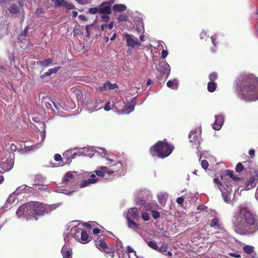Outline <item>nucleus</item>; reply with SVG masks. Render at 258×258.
Returning <instances> with one entry per match:
<instances>
[{"label": "nucleus", "instance_id": "62", "mask_svg": "<svg viewBox=\"0 0 258 258\" xmlns=\"http://www.w3.org/2000/svg\"><path fill=\"white\" fill-rule=\"evenodd\" d=\"M167 51L164 49L162 51L161 56L163 58H165L167 56Z\"/></svg>", "mask_w": 258, "mask_h": 258}, {"label": "nucleus", "instance_id": "31", "mask_svg": "<svg viewBox=\"0 0 258 258\" xmlns=\"http://www.w3.org/2000/svg\"><path fill=\"white\" fill-rule=\"evenodd\" d=\"M217 87V84L215 82H209L208 83L207 89L210 92H214Z\"/></svg>", "mask_w": 258, "mask_h": 258}, {"label": "nucleus", "instance_id": "1", "mask_svg": "<svg viewBox=\"0 0 258 258\" xmlns=\"http://www.w3.org/2000/svg\"><path fill=\"white\" fill-rule=\"evenodd\" d=\"M236 92L242 99L249 101L258 99V78L249 73H241L234 82Z\"/></svg>", "mask_w": 258, "mask_h": 258}, {"label": "nucleus", "instance_id": "5", "mask_svg": "<svg viewBox=\"0 0 258 258\" xmlns=\"http://www.w3.org/2000/svg\"><path fill=\"white\" fill-rule=\"evenodd\" d=\"M95 244L100 251L109 254L112 258L115 256L113 249L110 248L103 239H100L96 240Z\"/></svg>", "mask_w": 258, "mask_h": 258}, {"label": "nucleus", "instance_id": "64", "mask_svg": "<svg viewBox=\"0 0 258 258\" xmlns=\"http://www.w3.org/2000/svg\"><path fill=\"white\" fill-rule=\"evenodd\" d=\"M79 19L80 20H82L83 21H87V18L84 15H80L79 16Z\"/></svg>", "mask_w": 258, "mask_h": 258}, {"label": "nucleus", "instance_id": "40", "mask_svg": "<svg viewBox=\"0 0 258 258\" xmlns=\"http://www.w3.org/2000/svg\"><path fill=\"white\" fill-rule=\"evenodd\" d=\"M88 12L91 14H95L97 13H99V8L94 7L90 8L88 10Z\"/></svg>", "mask_w": 258, "mask_h": 258}, {"label": "nucleus", "instance_id": "4", "mask_svg": "<svg viewBox=\"0 0 258 258\" xmlns=\"http://www.w3.org/2000/svg\"><path fill=\"white\" fill-rule=\"evenodd\" d=\"M30 210L32 212L31 214V219L35 218L37 220L36 216H43L45 214H48L55 210L57 206L56 205H48L38 202H30Z\"/></svg>", "mask_w": 258, "mask_h": 258}, {"label": "nucleus", "instance_id": "47", "mask_svg": "<svg viewBox=\"0 0 258 258\" xmlns=\"http://www.w3.org/2000/svg\"><path fill=\"white\" fill-rule=\"evenodd\" d=\"M201 166L204 169H206L209 166V163L206 160H203L201 162Z\"/></svg>", "mask_w": 258, "mask_h": 258}, {"label": "nucleus", "instance_id": "60", "mask_svg": "<svg viewBox=\"0 0 258 258\" xmlns=\"http://www.w3.org/2000/svg\"><path fill=\"white\" fill-rule=\"evenodd\" d=\"M28 26H26L23 31L22 32L21 35L23 36H27L28 33Z\"/></svg>", "mask_w": 258, "mask_h": 258}, {"label": "nucleus", "instance_id": "2", "mask_svg": "<svg viewBox=\"0 0 258 258\" xmlns=\"http://www.w3.org/2000/svg\"><path fill=\"white\" fill-rule=\"evenodd\" d=\"M233 224L236 232L240 235L252 234L258 230V219L244 207H240L235 214Z\"/></svg>", "mask_w": 258, "mask_h": 258}, {"label": "nucleus", "instance_id": "11", "mask_svg": "<svg viewBox=\"0 0 258 258\" xmlns=\"http://www.w3.org/2000/svg\"><path fill=\"white\" fill-rule=\"evenodd\" d=\"M118 88V85L116 83L112 84L110 81H107L101 86H99L98 90L100 92H103L107 90H111Z\"/></svg>", "mask_w": 258, "mask_h": 258}, {"label": "nucleus", "instance_id": "19", "mask_svg": "<svg viewBox=\"0 0 258 258\" xmlns=\"http://www.w3.org/2000/svg\"><path fill=\"white\" fill-rule=\"evenodd\" d=\"M63 258H72V249L66 246H63L61 250Z\"/></svg>", "mask_w": 258, "mask_h": 258}, {"label": "nucleus", "instance_id": "26", "mask_svg": "<svg viewBox=\"0 0 258 258\" xmlns=\"http://www.w3.org/2000/svg\"><path fill=\"white\" fill-rule=\"evenodd\" d=\"M188 138L191 142L194 143L195 144L199 142V138L196 131H191L189 134Z\"/></svg>", "mask_w": 258, "mask_h": 258}, {"label": "nucleus", "instance_id": "41", "mask_svg": "<svg viewBox=\"0 0 258 258\" xmlns=\"http://www.w3.org/2000/svg\"><path fill=\"white\" fill-rule=\"evenodd\" d=\"M151 212L152 214V216L154 219H157L160 217V213L158 211L156 210H151Z\"/></svg>", "mask_w": 258, "mask_h": 258}, {"label": "nucleus", "instance_id": "42", "mask_svg": "<svg viewBox=\"0 0 258 258\" xmlns=\"http://www.w3.org/2000/svg\"><path fill=\"white\" fill-rule=\"evenodd\" d=\"M184 201V196H181L179 198H177L176 199V202L178 204H179L181 207L183 206V202Z\"/></svg>", "mask_w": 258, "mask_h": 258}, {"label": "nucleus", "instance_id": "48", "mask_svg": "<svg viewBox=\"0 0 258 258\" xmlns=\"http://www.w3.org/2000/svg\"><path fill=\"white\" fill-rule=\"evenodd\" d=\"M26 186L25 185H23L21 186H19L18 187L16 190L15 191V193L17 194L21 193V190L24 189L26 188Z\"/></svg>", "mask_w": 258, "mask_h": 258}, {"label": "nucleus", "instance_id": "53", "mask_svg": "<svg viewBox=\"0 0 258 258\" xmlns=\"http://www.w3.org/2000/svg\"><path fill=\"white\" fill-rule=\"evenodd\" d=\"M11 0H0V3L2 4L3 7H6L8 3H9Z\"/></svg>", "mask_w": 258, "mask_h": 258}, {"label": "nucleus", "instance_id": "3", "mask_svg": "<svg viewBox=\"0 0 258 258\" xmlns=\"http://www.w3.org/2000/svg\"><path fill=\"white\" fill-rule=\"evenodd\" d=\"M174 146L169 144L167 139L158 141L153 146L150 147L149 151L153 157H158L164 159L169 156L174 150Z\"/></svg>", "mask_w": 258, "mask_h": 258}, {"label": "nucleus", "instance_id": "17", "mask_svg": "<svg viewBox=\"0 0 258 258\" xmlns=\"http://www.w3.org/2000/svg\"><path fill=\"white\" fill-rule=\"evenodd\" d=\"M256 179L254 176H251L244 183V189L249 190L253 188L256 185Z\"/></svg>", "mask_w": 258, "mask_h": 258}, {"label": "nucleus", "instance_id": "24", "mask_svg": "<svg viewBox=\"0 0 258 258\" xmlns=\"http://www.w3.org/2000/svg\"><path fill=\"white\" fill-rule=\"evenodd\" d=\"M127 221V226L130 228L133 229L135 231H137L139 228V225L136 222L132 220L130 218H126Z\"/></svg>", "mask_w": 258, "mask_h": 258}, {"label": "nucleus", "instance_id": "46", "mask_svg": "<svg viewBox=\"0 0 258 258\" xmlns=\"http://www.w3.org/2000/svg\"><path fill=\"white\" fill-rule=\"evenodd\" d=\"M142 218L144 221H148L150 219V217L148 213L146 212L143 213L141 215Z\"/></svg>", "mask_w": 258, "mask_h": 258}, {"label": "nucleus", "instance_id": "63", "mask_svg": "<svg viewBox=\"0 0 258 258\" xmlns=\"http://www.w3.org/2000/svg\"><path fill=\"white\" fill-rule=\"evenodd\" d=\"M214 182L217 184L219 187L222 185L221 183L220 182L219 179L218 178H215L214 179Z\"/></svg>", "mask_w": 258, "mask_h": 258}, {"label": "nucleus", "instance_id": "15", "mask_svg": "<svg viewBox=\"0 0 258 258\" xmlns=\"http://www.w3.org/2000/svg\"><path fill=\"white\" fill-rule=\"evenodd\" d=\"M77 155V154L75 152H73V149H70L66 151L62 154L64 159H66V162H70L72 159H75Z\"/></svg>", "mask_w": 258, "mask_h": 258}, {"label": "nucleus", "instance_id": "13", "mask_svg": "<svg viewBox=\"0 0 258 258\" xmlns=\"http://www.w3.org/2000/svg\"><path fill=\"white\" fill-rule=\"evenodd\" d=\"M215 120L214 123L213 125V128L215 130H219L224 122V118L222 115H215Z\"/></svg>", "mask_w": 258, "mask_h": 258}, {"label": "nucleus", "instance_id": "43", "mask_svg": "<svg viewBox=\"0 0 258 258\" xmlns=\"http://www.w3.org/2000/svg\"><path fill=\"white\" fill-rule=\"evenodd\" d=\"M127 18L128 17L127 15L122 14L119 16L118 19L119 22L126 21L127 20Z\"/></svg>", "mask_w": 258, "mask_h": 258}, {"label": "nucleus", "instance_id": "54", "mask_svg": "<svg viewBox=\"0 0 258 258\" xmlns=\"http://www.w3.org/2000/svg\"><path fill=\"white\" fill-rule=\"evenodd\" d=\"M104 5H107L111 8V5L115 3V0H109L108 1L104 2Z\"/></svg>", "mask_w": 258, "mask_h": 258}, {"label": "nucleus", "instance_id": "50", "mask_svg": "<svg viewBox=\"0 0 258 258\" xmlns=\"http://www.w3.org/2000/svg\"><path fill=\"white\" fill-rule=\"evenodd\" d=\"M108 15V14H102L101 17L102 19L103 22H107L109 21V17Z\"/></svg>", "mask_w": 258, "mask_h": 258}, {"label": "nucleus", "instance_id": "14", "mask_svg": "<svg viewBox=\"0 0 258 258\" xmlns=\"http://www.w3.org/2000/svg\"><path fill=\"white\" fill-rule=\"evenodd\" d=\"M13 160L12 159H7L1 164V168L5 171H9L13 168Z\"/></svg>", "mask_w": 258, "mask_h": 258}, {"label": "nucleus", "instance_id": "36", "mask_svg": "<svg viewBox=\"0 0 258 258\" xmlns=\"http://www.w3.org/2000/svg\"><path fill=\"white\" fill-rule=\"evenodd\" d=\"M74 176L73 174V173H71L70 172H67L64 177V181L65 182H68L70 181L71 179H72L74 178Z\"/></svg>", "mask_w": 258, "mask_h": 258}, {"label": "nucleus", "instance_id": "12", "mask_svg": "<svg viewBox=\"0 0 258 258\" xmlns=\"http://www.w3.org/2000/svg\"><path fill=\"white\" fill-rule=\"evenodd\" d=\"M210 226L215 229L224 230L222 223L220 222V219L217 217H215L211 220Z\"/></svg>", "mask_w": 258, "mask_h": 258}, {"label": "nucleus", "instance_id": "7", "mask_svg": "<svg viewBox=\"0 0 258 258\" xmlns=\"http://www.w3.org/2000/svg\"><path fill=\"white\" fill-rule=\"evenodd\" d=\"M30 203L25 204L21 206L17 210L16 214L19 216H24L27 220H31V214Z\"/></svg>", "mask_w": 258, "mask_h": 258}, {"label": "nucleus", "instance_id": "8", "mask_svg": "<svg viewBox=\"0 0 258 258\" xmlns=\"http://www.w3.org/2000/svg\"><path fill=\"white\" fill-rule=\"evenodd\" d=\"M123 36L126 39L127 45L128 47L134 48L136 46H141V44L138 41V39L137 38H133V36L132 35L128 34L127 33H124L123 34Z\"/></svg>", "mask_w": 258, "mask_h": 258}, {"label": "nucleus", "instance_id": "22", "mask_svg": "<svg viewBox=\"0 0 258 258\" xmlns=\"http://www.w3.org/2000/svg\"><path fill=\"white\" fill-rule=\"evenodd\" d=\"M52 102L53 101L50 97H45L42 99V103L47 109H52Z\"/></svg>", "mask_w": 258, "mask_h": 258}, {"label": "nucleus", "instance_id": "56", "mask_svg": "<svg viewBox=\"0 0 258 258\" xmlns=\"http://www.w3.org/2000/svg\"><path fill=\"white\" fill-rule=\"evenodd\" d=\"M136 97H134L132 101V102H131V104H132V108L131 109H130V111H132L134 110V106L136 104Z\"/></svg>", "mask_w": 258, "mask_h": 258}, {"label": "nucleus", "instance_id": "32", "mask_svg": "<svg viewBox=\"0 0 258 258\" xmlns=\"http://www.w3.org/2000/svg\"><path fill=\"white\" fill-rule=\"evenodd\" d=\"M35 182H36V179H35ZM43 187H41L38 183H35L33 184V187L31 188L34 189H37L38 191H48V188L46 185H42Z\"/></svg>", "mask_w": 258, "mask_h": 258}, {"label": "nucleus", "instance_id": "6", "mask_svg": "<svg viewBox=\"0 0 258 258\" xmlns=\"http://www.w3.org/2000/svg\"><path fill=\"white\" fill-rule=\"evenodd\" d=\"M116 165L117 167L116 170H109V168L106 166L99 167V169L95 171V173L98 176L104 177L105 173L110 175L116 172H119L121 170H122V164L121 162H118Z\"/></svg>", "mask_w": 258, "mask_h": 258}, {"label": "nucleus", "instance_id": "23", "mask_svg": "<svg viewBox=\"0 0 258 258\" xmlns=\"http://www.w3.org/2000/svg\"><path fill=\"white\" fill-rule=\"evenodd\" d=\"M60 68V67H56L54 68L49 69L47 72H45L40 76V78L43 79L44 77L50 76L52 74L56 73Z\"/></svg>", "mask_w": 258, "mask_h": 258}, {"label": "nucleus", "instance_id": "29", "mask_svg": "<svg viewBox=\"0 0 258 258\" xmlns=\"http://www.w3.org/2000/svg\"><path fill=\"white\" fill-rule=\"evenodd\" d=\"M167 86L168 87L172 89H177L178 86V83L177 80L173 79L172 80H169L167 82Z\"/></svg>", "mask_w": 258, "mask_h": 258}, {"label": "nucleus", "instance_id": "45", "mask_svg": "<svg viewBox=\"0 0 258 258\" xmlns=\"http://www.w3.org/2000/svg\"><path fill=\"white\" fill-rule=\"evenodd\" d=\"M225 175L229 176L231 178L234 175V171L230 170H226L225 171Z\"/></svg>", "mask_w": 258, "mask_h": 258}, {"label": "nucleus", "instance_id": "61", "mask_svg": "<svg viewBox=\"0 0 258 258\" xmlns=\"http://www.w3.org/2000/svg\"><path fill=\"white\" fill-rule=\"evenodd\" d=\"M229 255H230L232 257H235V258H240L241 257V255L237 253H230Z\"/></svg>", "mask_w": 258, "mask_h": 258}, {"label": "nucleus", "instance_id": "49", "mask_svg": "<svg viewBox=\"0 0 258 258\" xmlns=\"http://www.w3.org/2000/svg\"><path fill=\"white\" fill-rule=\"evenodd\" d=\"M65 7L67 8V9L68 10H70L72 9H75V7L74 5H73L72 4H70L68 2L67 3V4L66 5Z\"/></svg>", "mask_w": 258, "mask_h": 258}, {"label": "nucleus", "instance_id": "27", "mask_svg": "<svg viewBox=\"0 0 258 258\" xmlns=\"http://www.w3.org/2000/svg\"><path fill=\"white\" fill-rule=\"evenodd\" d=\"M81 240L82 243H87L90 241L89 235L85 230H81Z\"/></svg>", "mask_w": 258, "mask_h": 258}, {"label": "nucleus", "instance_id": "30", "mask_svg": "<svg viewBox=\"0 0 258 258\" xmlns=\"http://www.w3.org/2000/svg\"><path fill=\"white\" fill-rule=\"evenodd\" d=\"M52 59L51 58H48L45 59L43 61H38L37 62V64L38 65L41 66L42 67H47L49 66L52 62Z\"/></svg>", "mask_w": 258, "mask_h": 258}, {"label": "nucleus", "instance_id": "34", "mask_svg": "<svg viewBox=\"0 0 258 258\" xmlns=\"http://www.w3.org/2000/svg\"><path fill=\"white\" fill-rule=\"evenodd\" d=\"M168 198V195L165 193H161L158 196L159 200L161 203H165Z\"/></svg>", "mask_w": 258, "mask_h": 258}, {"label": "nucleus", "instance_id": "51", "mask_svg": "<svg viewBox=\"0 0 258 258\" xmlns=\"http://www.w3.org/2000/svg\"><path fill=\"white\" fill-rule=\"evenodd\" d=\"M54 159L56 161H60L62 160L61 156L59 154H56L54 155Z\"/></svg>", "mask_w": 258, "mask_h": 258}, {"label": "nucleus", "instance_id": "28", "mask_svg": "<svg viewBox=\"0 0 258 258\" xmlns=\"http://www.w3.org/2000/svg\"><path fill=\"white\" fill-rule=\"evenodd\" d=\"M112 9L115 12H122L126 11V7L122 4H115L113 6Z\"/></svg>", "mask_w": 258, "mask_h": 258}, {"label": "nucleus", "instance_id": "59", "mask_svg": "<svg viewBox=\"0 0 258 258\" xmlns=\"http://www.w3.org/2000/svg\"><path fill=\"white\" fill-rule=\"evenodd\" d=\"M211 41L214 46H216L217 44V42L216 41V37L215 36L211 37Z\"/></svg>", "mask_w": 258, "mask_h": 258}, {"label": "nucleus", "instance_id": "25", "mask_svg": "<svg viewBox=\"0 0 258 258\" xmlns=\"http://www.w3.org/2000/svg\"><path fill=\"white\" fill-rule=\"evenodd\" d=\"M226 191H223L222 192V198L224 201L227 203H230L232 200H231V191L226 190Z\"/></svg>", "mask_w": 258, "mask_h": 258}, {"label": "nucleus", "instance_id": "18", "mask_svg": "<svg viewBox=\"0 0 258 258\" xmlns=\"http://www.w3.org/2000/svg\"><path fill=\"white\" fill-rule=\"evenodd\" d=\"M104 4V3L103 2L99 5V13L101 14H110L111 12V8Z\"/></svg>", "mask_w": 258, "mask_h": 258}, {"label": "nucleus", "instance_id": "57", "mask_svg": "<svg viewBox=\"0 0 258 258\" xmlns=\"http://www.w3.org/2000/svg\"><path fill=\"white\" fill-rule=\"evenodd\" d=\"M248 154L251 157V158H253L255 155V151L253 149H250L248 151Z\"/></svg>", "mask_w": 258, "mask_h": 258}, {"label": "nucleus", "instance_id": "39", "mask_svg": "<svg viewBox=\"0 0 258 258\" xmlns=\"http://www.w3.org/2000/svg\"><path fill=\"white\" fill-rule=\"evenodd\" d=\"M244 251L247 254H251L253 251L252 247L249 245H246L244 247Z\"/></svg>", "mask_w": 258, "mask_h": 258}, {"label": "nucleus", "instance_id": "9", "mask_svg": "<svg viewBox=\"0 0 258 258\" xmlns=\"http://www.w3.org/2000/svg\"><path fill=\"white\" fill-rule=\"evenodd\" d=\"M8 11L10 13L15 17L17 16L21 13V11H23L22 5H21L20 3H19L18 4L15 3L11 4L8 8Z\"/></svg>", "mask_w": 258, "mask_h": 258}, {"label": "nucleus", "instance_id": "35", "mask_svg": "<svg viewBox=\"0 0 258 258\" xmlns=\"http://www.w3.org/2000/svg\"><path fill=\"white\" fill-rule=\"evenodd\" d=\"M67 3L64 0H56L54 3V5L56 7L60 6L65 7Z\"/></svg>", "mask_w": 258, "mask_h": 258}, {"label": "nucleus", "instance_id": "20", "mask_svg": "<svg viewBox=\"0 0 258 258\" xmlns=\"http://www.w3.org/2000/svg\"><path fill=\"white\" fill-rule=\"evenodd\" d=\"M99 180V178L95 179H90L88 178L87 179L83 180L81 183L80 185V188H84L89 185L91 184L95 183L97 182Z\"/></svg>", "mask_w": 258, "mask_h": 258}, {"label": "nucleus", "instance_id": "33", "mask_svg": "<svg viewBox=\"0 0 258 258\" xmlns=\"http://www.w3.org/2000/svg\"><path fill=\"white\" fill-rule=\"evenodd\" d=\"M147 245L151 248L157 250L158 249V246L155 240L149 241L147 242Z\"/></svg>", "mask_w": 258, "mask_h": 258}, {"label": "nucleus", "instance_id": "58", "mask_svg": "<svg viewBox=\"0 0 258 258\" xmlns=\"http://www.w3.org/2000/svg\"><path fill=\"white\" fill-rule=\"evenodd\" d=\"M104 110H106V111H109L111 109V108H110V102H108L105 106H104Z\"/></svg>", "mask_w": 258, "mask_h": 258}, {"label": "nucleus", "instance_id": "38", "mask_svg": "<svg viewBox=\"0 0 258 258\" xmlns=\"http://www.w3.org/2000/svg\"><path fill=\"white\" fill-rule=\"evenodd\" d=\"M209 79L210 80V82H215L218 79L217 74L215 72L212 73L209 75Z\"/></svg>", "mask_w": 258, "mask_h": 258}, {"label": "nucleus", "instance_id": "52", "mask_svg": "<svg viewBox=\"0 0 258 258\" xmlns=\"http://www.w3.org/2000/svg\"><path fill=\"white\" fill-rule=\"evenodd\" d=\"M200 36L201 39H206L207 37V34L206 31H203L200 34Z\"/></svg>", "mask_w": 258, "mask_h": 258}, {"label": "nucleus", "instance_id": "10", "mask_svg": "<svg viewBox=\"0 0 258 258\" xmlns=\"http://www.w3.org/2000/svg\"><path fill=\"white\" fill-rule=\"evenodd\" d=\"M157 70L161 75L166 74V76H168L170 72V67L166 61H163L159 63Z\"/></svg>", "mask_w": 258, "mask_h": 258}, {"label": "nucleus", "instance_id": "37", "mask_svg": "<svg viewBox=\"0 0 258 258\" xmlns=\"http://www.w3.org/2000/svg\"><path fill=\"white\" fill-rule=\"evenodd\" d=\"M243 170H244V164H242L240 162L238 163L235 167V171L236 172H240Z\"/></svg>", "mask_w": 258, "mask_h": 258}, {"label": "nucleus", "instance_id": "21", "mask_svg": "<svg viewBox=\"0 0 258 258\" xmlns=\"http://www.w3.org/2000/svg\"><path fill=\"white\" fill-rule=\"evenodd\" d=\"M243 163L244 166V170L246 171H248V170L250 171L251 170H253L254 168L255 164L250 160L244 161L243 162Z\"/></svg>", "mask_w": 258, "mask_h": 258}, {"label": "nucleus", "instance_id": "55", "mask_svg": "<svg viewBox=\"0 0 258 258\" xmlns=\"http://www.w3.org/2000/svg\"><path fill=\"white\" fill-rule=\"evenodd\" d=\"M43 13L44 12L42 9H41V8H38L36 9L35 13L36 15L39 16Z\"/></svg>", "mask_w": 258, "mask_h": 258}, {"label": "nucleus", "instance_id": "16", "mask_svg": "<svg viewBox=\"0 0 258 258\" xmlns=\"http://www.w3.org/2000/svg\"><path fill=\"white\" fill-rule=\"evenodd\" d=\"M126 218H130L131 219L138 220L139 218V212L138 208H130L128 210V215Z\"/></svg>", "mask_w": 258, "mask_h": 258}, {"label": "nucleus", "instance_id": "44", "mask_svg": "<svg viewBox=\"0 0 258 258\" xmlns=\"http://www.w3.org/2000/svg\"><path fill=\"white\" fill-rule=\"evenodd\" d=\"M167 250V246L165 245H162L160 247L158 246V249L156 250L160 252H166Z\"/></svg>", "mask_w": 258, "mask_h": 258}]
</instances>
